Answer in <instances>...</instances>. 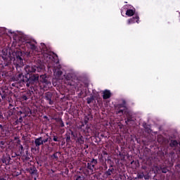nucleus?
I'll return each mask as SVG.
<instances>
[{"label":"nucleus","mask_w":180,"mask_h":180,"mask_svg":"<svg viewBox=\"0 0 180 180\" xmlns=\"http://www.w3.org/2000/svg\"><path fill=\"white\" fill-rule=\"evenodd\" d=\"M13 54L14 56L13 65L17 70V72L11 78L12 81L19 84L20 86L26 85L27 88L30 86L32 88L39 79L40 85L44 89H49L51 86V82L49 80V77L46 75H41L39 79V75H30V77H27V75L25 77L23 72H22V68L25 65L23 63L25 53L20 49H18L14 51Z\"/></svg>","instance_id":"obj_1"},{"label":"nucleus","mask_w":180,"mask_h":180,"mask_svg":"<svg viewBox=\"0 0 180 180\" xmlns=\"http://www.w3.org/2000/svg\"><path fill=\"white\" fill-rule=\"evenodd\" d=\"M41 53L39 54L40 61L42 63H46L48 64V67H54L55 64H58L60 60H58V56L54 52H47V47L46 44H41Z\"/></svg>","instance_id":"obj_2"},{"label":"nucleus","mask_w":180,"mask_h":180,"mask_svg":"<svg viewBox=\"0 0 180 180\" xmlns=\"http://www.w3.org/2000/svg\"><path fill=\"white\" fill-rule=\"evenodd\" d=\"M63 83L65 85H69V86H72V89L75 91L79 92L80 95H84L85 92H86V89L84 86V84L79 80L75 79L72 78V75L71 74H67L64 75Z\"/></svg>","instance_id":"obj_3"},{"label":"nucleus","mask_w":180,"mask_h":180,"mask_svg":"<svg viewBox=\"0 0 180 180\" xmlns=\"http://www.w3.org/2000/svg\"><path fill=\"white\" fill-rule=\"evenodd\" d=\"M96 164H98V160L92 159L84 165V169H88V172L94 174V172H95V165H96Z\"/></svg>","instance_id":"obj_4"},{"label":"nucleus","mask_w":180,"mask_h":180,"mask_svg":"<svg viewBox=\"0 0 180 180\" xmlns=\"http://www.w3.org/2000/svg\"><path fill=\"white\" fill-rule=\"evenodd\" d=\"M54 96H56L54 91H47L44 94V99L48 101L49 105H54Z\"/></svg>","instance_id":"obj_5"},{"label":"nucleus","mask_w":180,"mask_h":180,"mask_svg":"<svg viewBox=\"0 0 180 180\" xmlns=\"http://www.w3.org/2000/svg\"><path fill=\"white\" fill-rule=\"evenodd\" d=\"M24 70H25L27 73V77H30V75H38L37 74H34L33 72H36V71H39V67L37 66H26Z\"/></svg>","instance_id":"obj_6"},{"label":"nucleus","mask_w":180,"mask_h":180,"mask_svg":"<svg viewBox=\"0 0 180 180\" xmlns=\"http://www.w3.org/2000/svg\"><path fill=\"white\" fill-rule=\"evenodd\" d=\"M4 63H3L4 70H11L12 69V61L11 60V58L9 56L4 57Z\"/></svg>","instance_id":"obj_7"},{"label":"nucleus","mask_w":180,"mask_h":180,"mask_svg":"<svg viewBox=\"0 0 180 180\" xmlns=\"http://www.w3.org/2000/svg\"><path fill=\"white\" fill-rule=\"evenodd\" d=\"M24 46H26L27 49H30V50L35 51L37 50V46H36L37 42L34 41H26L25 42H22Z\"/></svg>","instance_id":"obj_8"},{"label":"nucleus","mask_w":180,"mask_h":180,"mask_svg":"<svg viewBox=\"0 0 180 180\" xmlns=\"http://www.w3.org/2000/svg\"><path fill=\"white\" fill-rule=\"evenodd\" d=\"M27 171L32 175V177L34 178V180L37 179V169L35 166H31L27 168Z\"/></svg>","instance_id":"obj_9"},{"label":"nucleus","mask_w":180,"mask_h":180,"mask_svg":"<svg viewBox=\"0 0 180 180\" xmlns=\"http://www.w3.org/2000/svg\"><path fill=\"white\" fill-rule=\"evenodd\" d=\"M118 116L122 117V116H126V119H128L129 117H132L133 115H131V112H130V110L128 109H125L124 111L123 110H119L117 111Z\"/></svg>","instance_id":"obj_10"},{"label":"nucleus","mask_w":180,"mask_h":180,"mask_svg":"<svg viewBox=\"0 0 180 180\" xmlns=\"http://www.w3.org/2000/svg\"><path fill=\"white\" fill-rule=\"evenodd\" d=\"M125 109H128V108H127V106H126V101H123L122 103L117 104L115 106V113H116V115H119V113L117 112H119V110H122V112H123Z\"/></svg>","instance_id":"obj_11"},{"label":"nucleus","mask_w":180,"mask_h":180,"mask_svg":"<svg viewBox=\"0 0 180 180\" xmlns=\"http://www.w3.org/2000/svg\"><path fill=\"white\" fill-rule=\"evenodd\" d=\"M114 174H115V168H113V165H110L109 167V169L106 170L104 173V176H106V178H109Z\"/></svg>","instance_id":"obj_12"},{"label":"nucleus","mask_w":180,"mask_h":180,"mask_svg":"<svg viewBox=\"0 0 180 180\" xmlns=\"http://www.w3.org/2000/svg\"><path fill=\"white\" fill-rule=\"evenodd\" d=\"M32 96V92L30 91H25L21 94V100L22 101H27V99H30Z\"/></svg>","instance_id":"obj_13"},{"label":"nucleus","mask_w":180,"mask_h":180,"mask_svg":"<svg viewBox=\"0 0 180 180\" xmlns=\"http://www.w3.org/2000/svg\"><path fill=\"white\" fill-rule=\"evenodd\" d=\"M25 153V148L22 144H20L18 146V152L14 153V157H19V155H22Z\"/></svg>","instance_id":"obj_14"},{"label":"nucleus","mask_w":180,"mask_h":180,"mask_svg":"<svg viewBox=\"0 0 180 180\" xmlns=\"http://www.w3.org/2000/svg\"><path fill=\"white\" fill-rule=\"evenodd\" d=\"M34 144H35V146L37 147V148H39L40 146H44L43 145V137L40 136L39 138L35 139Z\"/></svg>","instance_id":"obj_15"},{"label":"nucleus","mask_w":180,"mask_h":180,"mask_svg":"<svg viewBox=\"0 0 180 180\" xmlns=\"http://www.w3.org/2000/svg\"><path fill=\"white\" fill-rule=\"evenodd\" d=\"M112 96V93L110 90L105 89L103 91V99H109Z\"/></svg>","instance_id":"obj_16"},{"label":"nucleus","mask_w":180,"mask_h":180,"mask_svg":"<svg viewBox=\"0 0 180 180\" xmlns=\"http://www.w3.org/2000/svg\"><path fill=\"white\" fill-rule=\"evenodd\" d=\"M8 96V93H6V90L4 89H0V101L2 99H5Z\"/></svg>","instance_id":"obj_17"},{"label":"nucleus","mask_w":180,"mask_h":180,"mask_svg":"<svg viewBox=\"0 0 180 180\" xmlns=\"http://www.w3.org/2000/svg\"><path fill=\"white\" fill-rule=\"evenodd\" d=\"M139 19H140L139 15L130 18L128 20V25H131V23H139Z\"/></svg>","instance_id":"obj_18"},{"label":"nucleus","mask_w":180,"mask_h":180,"mask_svg":"<svg viewBox=\"0 0 180 180\" xmlns=\"http://www.w3.org/2000/svg\"><path fill=\"white\" fill-rule=\"evenodd\" d=\"M51 139H52L53 141H55L56 143H60L61 141V138H60V136H58L56 134H52Z\"/></svg>","instance_id":"obj_19"},{"label":"nucleus","mask_w":180,"mask_h":180,"mask_svg":"<svg viewBox=\"0 0 180 180\" xmlns=\"http://www.w3.org/2000/svg\"><path fill=\"white\" fill-rule=\"evenodd\" d=\"M61 155V152H56L51 155V158L55 161H58V156Z\"/></svg>","instance_id":"obj_20"},{"label":"nucleus","mask_w":180,"mask_h":180,"mask_svg":"<svg viewBox=\"0 0 180 180\" xmlns=\"http://www.w3.org/2000/svg\"><path fill=\"white\" fill-rule=\"evenodd\" d=\"M125 123L126 124H129V123H130L131 124H133L134 123V120H133V117L126 118Z\"/></svg>","instance_id":"obj_21"},{"label":"nucleus","mask_w":180,"mask_h":180,"mask_svg":"<svg viewBox=\"0 0 180 180\" xmlns=\"http://www.w3.org/2000/svg\"><path fill=\"white\" fill-rule=\"evenodd\" d=\"M65 141L66 143H71V133L67 132L65 134Z\"/></svg>","instance_id":"obj_22"},{"label":"nucleus","mask_w":180,"mask_h":180,"mask_svg":"<svg viewBox=\"0 0 180 180\" xmlns=\"http://www.w3.org/2000/svg\"><path fill=\"white\" fill-rule=\"evenodd\" d=\"M84 141L85 139L82 136V135H79L77 138V143H79V144H84Z\"/></svg>","instance_id":"obj_23"},{"label":"nucleus","mask_w":180,"mask_h":180,"mask_svg":"<svg viewBox=\"0 0 180 180\" xmlns=\"http://www.w3.org/2000/svg\"><path fill=\"white\" fill-rule=\"evenodd\" d=\"M3 164H6V165H9V162H11V157L4 158L2 160Z\"/></svg>","instance_id":"obj_24"},{"label":"nucleus","mask_w":180,"mask_h":180,"mask_svg":"<svg viewBox=\"0 0 180 180\" xmlns=\"http://www.w3.org/2000/svg\"><path fill=\"white\" fill-rule=\"evenodd\" d=\"M94 101H95V97L94 96H91L90 97H88L86 98V102H87L88 105L92 103V102H94Z\"/></svg>","instance_id":"obj_25"},{"label":"nucleus","mask_w":180,"mask_h":180,"mask_svg":"<svg viewBox=\"0 0 180 180\" xmlns=\"http://www.w3.org/2000/svg\"><path fill=\"white\" fill-rule=\"evenodd\" d=\"M54 74H56V75L58 77H61V75H63V71H61L60 69H56Z\"/></svg>","instance_id":"obj_26"},{"label":"nucleus","mask_w":180,"mask_h":180,"mask_svg":"<svg viewBox=\"0 0 180 180\" xmlns=\"http://www.w3.org/2000/svg\"><path fill=\"white\" fill-rule=\"evenodd\" d=\"M170 146L171 147H176V146H178V141H176V140L172 141Z\"/></svg>","instance_id":"obj_27"},{"label":"nucleus","mask_w":180,"mask_h":180,"mask_svg":"<svg viewBox=\"0 0 180 180\" xmlns=\"http://www.w3.org/2000/svg\"><path fill=\"white\" fill-rule=\"evenodd\" d=\"M0 147L1 148H5V147H6V142L5 141H1Z\"/></svg>","instance_id":"obj_28"},{"label":"nucleus","mask_w":180,"mask_h":180,"mask_svg":"<svg viewBox=\"0 0 180 180\" xmlns=\"http://www.w3.org/2000/svg\"><path fill=\"white\" fill-rule=\"evenodd\" d=\"M137 178L138 179H143V178H144V173L143 172L138 173Z\"/></svg>","instance_id":"obj_29"},{"label":"nucleus","mask_w":180,"mask_h":180,"mask_svg":"<svg viewBox=\"0 0 180 180\" xmlns=\"http://www.w3.org/2000/svg\"><path fill=\"white\" fill-rule=\"evenodd\" d=\"M125 15H127V16H134V12H126Z\"/></svg>","instance_id":"obj_30"},{"label":"nucleus","mask_w":180,"mask_h":180,"mask_svg":"<svg viewBox=\"0 0 180 180\" xmlns=\"http://www.w3.org/2000/svg\"><path fill=\"white\" fill-rule=\"evenodd\" d=\"M55 120H56V122L58 124H59V123H60L61 122H63V119H61L60 117H56V118H55Z\"/></svg>","instance_id":"obj_31"},{"label":"nucleus","mask_w":180,"mask_h":180,"mask_svg":"<svg viewBox=\"0 0 180 180\" xmlns=\"http://www.w3.org/2000/svg\"><path fill=\"white\" fill-rule=\"evenodd\" d=\"M84 176H79V175H77V176H76V180H84Z\"/></svg>","instance_id":"obj_32"},{"label":"nucleus","mask_w":180,"mask_h":180,"mask_svg":"<svg viewBox=\"0 0 180 180\" xmlns=\"http://www.w3.org/2000/svg\"><path fill=\"white\" fill-rule=\"evenodd\" d=\"M58 127H64L65 125L64 124V122L61 121L58 124Z\"/></svg>","instance_id":"obj_33"},{"label":"nucleus","mask_w":180,"mask_h":180,"mask_svg":"<svg viewBox=\"0 0 180 180\" xmlns=\"http://www.w3.org/2000/svg\"><path fill=\"white\" fill-rule=\"evenodd\" d=\"M143 178H144V179H146V180H148V179H150V175H149L148 174H143Z\"/></svg>","instance_id":"obj_34"},{"label":"nucleus","mask_w":180,"mask_h":180,"mask_svg":"<svg viewBox=\"0 0 180 180\" xmlns=\"http://www.w3.org/2000/svg\"><path fill=\"white\" fill-rule=\"evenodd\" d=\"M68 133H70L71 136L73 137H75V134H74V131L70 130V131H68Z\"/></svg>","instance_id":"obj_35"},{"label":"nucleus","mask_w":180,"mask_h":180,"mask_svg":"<svg viewBox=\"0 0 180 180\" xmlns=\"http://www.w3.org/2000/svg\"><path fill=\"white\" fill-rule=\"evenodd\" d=\"M18 122H20V123H22L23 122V118L20 117L17 121H16V123H18Z\"/></svg>","instance_id":"obj_36"},{"label":"nucleus","mask_w":180,"mask_h":180,"mask_svg":"<svg viewBox=\"0 0 180 180\" xmlns=\"http://www.w3.org/2000/svg\"><path fill=\"white\" fill-rule=\"evenodd\" d=\"M4 119V114L2 113V111H0V120H2Z\"/></svg>","instance_id":"obj_37"},{"label":"nucleus","mask_w":180,"mask_h":180,"mask_svg":"<svg viewBox=\"0 0 180 180\" xmlns=\"http://www.w3.org/2000/svg\"><path fill=\"white\" fill-rule=\"evenodd\" d=\"M89 120V118L86 117V118L84 119V124H87Z\"/></svg>","instance_id":"obj_38"},{"label":"nucleus","mask_w":180,"mask_h":180,"mask_svg":"<svg viewBox=\"0 0 180 180\" xmlns=\"http://www.w3.org/2000/svg\"><path fill=\"white\" fill-rule=\"evenodd\" d=\"M43 141V145H44V143H47V141H49V138H46L45 139H42Z\"/></svg>","instance_id":"obj_39"},{"label":"nucleus","mask_w":180,"mask_h":180,"mask_svg":"<svg viewBox=\"0 0 180 180\" xmlns=\"http://www.w3.org/2000/svg\"><path fill=\"white\" fill-rule=\"evenodd\" d=\"M48 141H49V143H51V141H53V138H51V136L49 138Z\"/></svg>","instance_id":"obj_40"},{"label":"nucleus","mask_w":180,"mask_h":180,"mask_svg":"<svg viewBox=\"0 0 180 180\" xmlns=\"http://www.w3.org/2000/svg\"><path fill=\"white\" fill-rule=\"evenodd\" d=\"M162 172L163 174H167V169H163L162 170Z\"/></svg>","instance_id":"obj_41"},{"label":"nucleus","mask_w":180,"mask_h":180,"mask_svg":"<svg viewBox=\"0 0 180 180\" xmlns=\"http://www.w3.org/2000/svg\"><path fill=\"white\" fill-rule=\"evenodd\" d=\"M25 160L26 161H29V160H30V158L26 156L25 158Z\"/></svg>","instance_id":"obj_42"},{"label":"nucleus","mask_w":180,"mask_h":180,"mask_svg":"<svg viewBox=\"0 0 180 180\" xmlns=\"http://www.w3.org/2000/svg\"><path fill=\"white\" fill-rule=\"evenodd\" d=\"M0 180H6V179H5L4 177H1L0 178Z\"/></svg>","instance_id":"obj_43"},{"label":"nucleus","mask_w":180,"mask_h":180,"mask_svg":"<svg viewBox=\"0 0 180 180\" xmlns=\"http://www.w3.org/2000/svg\"><path fill=\"white\" fill-rule=\"evenodd\" d=\"M0 129H4V126H2V124H0Z\"/></svg>","instance_id":"obj_44"},{"label":"nucleus","mask_w":180,"mask_h":180,"mask_svg":"<svg viewBox=\"0 0 180 180\" xmlns=\"http://www.w3.org/2000/svg\"><path fill=\"white\" fill-rule=\"evenodd\" d=\"M103 155H108V153H107V152H104V153H103Z\"/></svg>","instance_id":"obj_45"},{"label":"nucleus","mask_w":180,"mask_h":180,"mask_svg":"<svg viewBox=\"0 0 180 180\" xmlns=\"http://www.w3.org/2000/svg\"><path fill=\"white\" fill-rule=\"evenodd\" d=\"M104 169H108V166H107V165H105V166L104 167Z\"/></svg>","instance_id":"obj_46"},{"label":"nucleus","mask_w":180,"mask_h":180,"mask_svg":"<svg viewBox=\"0 0 180 180\" xmlns=\"http://www.w3.org/2000/svg\"><path fill=\"white\" fill-rule=\"evenodd\" d=\"M158 141L160 142V138L158 139Z\"/></svg>","instance_id":"obj_47"},{"label":"nucleus","mask_w":180,"mask_h":180,"mask_svg":"<svg viewBox=\"0 0 180 180\" xmlns=\"http://www.w3.org/2000/svg\"><path fill=\"white\" fill-rule=\"evenodd\" d=\"M40 70H41V68H39Z\"/></svg>","instance_id":"obj_48"},{"label":"nucleus","mask_w":180,"mask_h":180,"mask_svg":"<svg viewBox=\"0 0 180 180\" xmlns=\"http://www.w3.org/2000/svg\"><path fill=\"white\" fill-rule=\"evenodd\" d=\"M44 117L46 118V117H47V116H45Z\"/></svg>","instance_id":"obj_49"}]
</instances>
